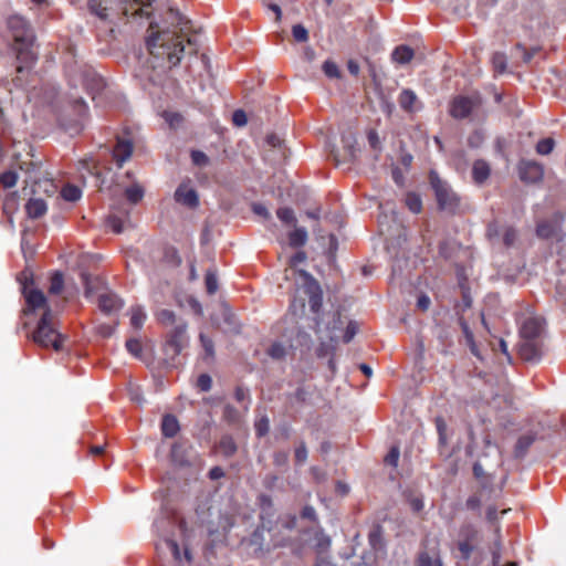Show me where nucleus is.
I'll use <instances>...</instances> for the list:
<instances>
[{"label": "nucleus", "instance_id": "1", "mask_svg": "<svg viewBox=\"0 0 566 566\" xmlns=\"http://www.w3.org/2000/svg\"><path fill=\"white\" fill-rule=\"evenodd\" d=\"M24 179L27 184L25 187L22 188V193L24 197L29 196L25 212L28 219L23 226L22 230V239H21V250L23 256L25 259V268L18 275V281L21 284V291L25 298V307L22 310V329L24 331L25 337L32 342H35V284H34V269L33 261L35 255L33 240L35 238L34 231V220H35V199L33 195L35 193V179L29 172Z\"/></svg>", "mask_w": 566, "mask_h": 566}, {"label": "nucleus", "instance_id": "2", "mask_svg": "<svg viewBox=\"0 0 566 566\" xmlns=\"http://www.w3.org/2000/svg\"><path fill=\"white\" fill-rule=\"evenodd\" d=\"M8 31L12 40L11 50L14 54L12 88L9 91H21L25 94L27 101L31 102L35 80V35L31 25L20 15H12L8 19Z\"/></svg>", "mask_w": 566, "mask_h": 566}, {"label": "nucleus", "instance_id": "3", "mask_svg": "<svg viewBox=\"0 0 566 566\" xmlns=\"http://www.w3.org/2000/svg\"><path fill=\"white\" fill-rule=\"evenodd\" d=\"M65 301L57 300L50 303L43 291L38 289V312L42 314L38 319V346L52 348L55 352L63 350V344L67 335L60 331L59 314L64 307Z\"/></svg>", "mask_w": 566, "mask_h": 566}, {"label": "nucleus", "instance_id": "4", "mask_svg": "<svg viewBox=\"0 0 566 566\" xmlns=\"http://www.w3.org/2000/svg\"><path fill=\"white\" fill-rule=\"evenodd\" d=\"M483 542L482 531L471 522L460 525L457 538L451 548L457 566H489L486 552L481 546Z\"/></svg>", "mask_w": 566, "mask_h": 566}, {"label": "nucleus", "instance_id": "5", "mask_svg": "<svg viewBox=\"0 0 566 566\" xmlns=\"http://www.w3.org/2000/svg\"><path fill=\"white\" fill-rule=\"evenodd\" d=\"M157 27V23L154 22L149 25L151 32L146 39L147 49L154 55L166 54L168 62L172 66H177L185 52L184 42L175 30L166 28L155 31Z\"/></svg>", "mask_w": 566, "mask_h": 566}, {"label": "nucleus", "instance_id": "6", "mask_svg": "<svg viewBox=\"0 0 566 566\" xmlns=\"http://www.w3.org/2000/svg\"><path fill=\"white\" fill-rule=\"evenodd\" d=\"M545 321L542 317H530L521 327L520 357L527 363H538L544 354L543 333Z\"/></svg>", "mask_w": 566, "mask_h": 566}, {"label": "nucleus", "instance_id": "7", "mask_svg": "<svg viewBox=\"0 0 566 566\" xmlns=\"http://www.w3.org/2000/svg\"><path fill=\"white\" fill-rule=\"evenodd\" d=\"M429 184L434 191L438 209L449 214H455L460 209V197L451 186L440 178L439 174L431 169L429 171Z\"/></svg>", "mask_w": 566, "mask_h": 566}, {"label": "nucleus", "instance_id": "8", "mask_svg": "<svg viewBox=\"0 0 566 566\" xmlns=\"http://www.w3.org/2000/svg\"><path fill=\"white\" fill-rule=\"evenodd\" d=\"M186 323L177 324L167 336L163 347L165 355V364L167 367L176 368L180 364L178 356L182 349L188 345V337L186 335Z\"/></svg>", "mask_w": 566, "mask_h": 566}, {"label": "nucleus", "instance_id": "9", "mask_svg": "<svg viewBox=\"0 0 566 566\" xmlns=\"http://www.w3.org/2000/svg\"><path fill=\"white\" fill-rule=\"evenodd\" d=\"M71 107L73 116H62L59 113L55 117H53V120H55L66 134L70 136H75L78 135L85 127L88 108L83 98L75 99Z\"/></svg>", "mask_w": 566, "mask_h": 566}, {"label": "nucleus", "instance_id": "10", "mask_svg": "<svg viewBox=\"0 0 566 566\" xmlns=\"http://www.w3.org/2000/svg\"><path fill=\"white\" fill-rule=\"evenodd\" d=\"M40 111L52 120L60 113L59 90L51 82L43 83L38 92V114Z\"/></svg>", "mask_w": 566, "mask_h": 566}, {"label": "nucleus", "instance_id": "11", "mask_svg": "<svg viewBox=\"0 0 566 566\" xmlns=\"http://www.w3.org/2000/svg\"><path fill=\"white\" fill-rule=\"evenodd\" d=\"M296 272L303 280V289L308 296L311 311L318 314L323 305V291L318 281L306 270L300 269Z\"/></svg>", "mask_w": 566, "mask_h": 566}, {"label": "nucleus", "instance_id": "12", "mask_svg": "<svg viewBox=\"0 0 566 566\" xmlns=\"http://www.w3.org/2000/svg\"><path fill=\"white\" fill-rule=\"evenodd\" d=\"M482 104V98L479 94L473 96L458 95L450 104V115L455 119L468 118L475 107Z\"/></svg>", "mask_w": 566, "mask_h": 566}, {"label": "nucleus", "instance_id": "13", "mask_svg": "<svg viewBox=\"0 0 566 566\" xmlns=\"http://www.w3.org/2000/svg\"><path fill=\"white\" fill-rule=\"evenodd\" d=\"M516 168L520 180L525 185L539 184L544 178V167L535 160L522 158Z\"/></svg>", "mask_w": 566, "mask_h": 566}, {"label": "nucleus", "instance_id": "14", "mask_svg": "<svg viewBox=\"0 0 566 566\" xmlns=\"http://www.w3.org/2000/svg\"><path fill=\"white\" fill-rule=\"evenodd\" d=\"M343 155L339 158V155L335 151H332L331 156L333 157L335 165L339 166L340 164H353L357 160L359 148H357V140L354 135H343Z\"/></svg>", "mask_w": 566, "mask_h": 566}, {"label": "nucleus", "instance_id": "15", "mask_svg": "<svg viewBox=\"0 0 566 566\" xmlns=\"http://www.w3.org/2000/svg\"><path fill=\"white\" fill-rule=\"evenodd\" d=\"M191 453L192 449L187 442L177 441L171 447V461L177 467L188 468L192 464Z\"/></svg>", "mask_w": 566, "mask_h": 566}, {"label": "nucleus", "instance_id": "16", "mask_svg": "<svg viewBox=\"0 0 566 566\" xmlns=\"http://www.w3.org/2000/svg\"><path fill=\"white\" fill-rule=\"evenodd\" d=\"M43 191L48 197L57 193L59 186L54 179V172L42 170V163L38 160V191Z\"/></svg>", "mask_w": 566, "mask_h": 566}, {"label": "nucleus", "instance_id": "17", "mask_svg": "<svg viewBox=\"0 0 566 566\" xmlns=\"http://www.w3.org/2000/svg\"><path fill=\"white\" fill-rule=\"evenodd\" d=\"M538 434L535 431H527L524 434H521L513 448V458L517 460H523L528 453L531 447L537 440Z\"/></svg>", "mask_w": 566, "mask_h": 566}, {"label": "nucleus", "instance_id": "18", "mask_svg": "<svg viewBox=\"0 0 566 566\" xmlns=\"http://www.w3.org/2000/svg\"><path fill=\"white\" fill-rule=\"evenodd\" d=\"M113 157L120 168L133 154V143L129 139L117 137L116 145L112 149Z\"/></svg>", "mask_w": 566, "mask_h": 566}, {"label": "nucleus", "instance_id": "19", "mask_svg": "<svg viewBox=\"0 0 566 566\" xmlns=\"http://www.w3.org/2000/svg\"><path fill=\"white\" fill-rule=\"evenodd\" d=\"M98 307L105 314H113L123 307V301L115 293H102L98 296Z\"/></svg>", "mask_w": 566, "mask_h": 566}, {"label": "nucleus", "instance_id": "20", "mask_svg": "<svg viewBox=\"0 0 566 566\" xmlns=\"http://www.w3.org/2000/svg\"><path fill=\"white\" fill-rule=\"evenodd\" d=\"M560 230L559 220H542L536 226V234L541 239L556 238Z\"/></svg>", "mask_w": 566, "mask_h": 566}, {"label": "nucleus", "instance_id": "21", "mask_svg": "<svg viewBox=\"0 0 566 566\" xmlns=\"http://www.w3.org/2000/svg\"><path fill=\"white\" fill-rule=\"evenodd\" d=\"M175 199L177 202L190 208L195 209L199 206V197L195 189H184L182 187H178L175 191Z\"/></svg>", "mask_w": 566, "mask_h": 566}, {"label": "nucleus", "instance_id": "22", "mask_svg": "<svg viewBox=\"0 0 566 566\" xmlns=\"http://www.w3.org/2000/svg\"><path fill=\"white\" fill-rule=\"evenodd\" d=\"M272 524H268L265 521H261V524L256 526L250 536V545L255 546L260 553H269L270 548L264 549V531H271Z\"/></svg>", "mask_w": 566, "mask_h": 566}, {"label": "nucleus", "instance_id": "23", "mask_svg": "<svg viewBox=\"0 0 566 566\" xmlns=\"http://www.w3.org/2000/svg\"><path fill=\"white\" fill-rule=\"evenodd\" d=\"M258 504L261 510L260 520L272 524V517L274 515L272 497L262 493L258 496Z\"/></svg>", "mask_w": 566, "mask_h": 566}, {"label": "nucleus", "instance_id": "24", "mask_svg": "<svg viewBox=\"0 0 566 566\" xmlns=\"http://www.w3.org/2000/svg\"><path fill=\"white\" fill-rule=\"evenodd\" d=\"M129 218V211L126 208L119 209L118 212H112L107 217V223L115 233H122L124 223Z\"/></svg>", "mask_w": 566, "mask_h": 566}, {"label": "nucleus", "instance_id": "25", "mask_svg": "<svg viewBox=\"0 0 566 566\" xmlns=\"http://www.w3.org/2000/svg\"><path fill=\"white\" fill-rule=\"evenodd\" d=\"M368 543L373 551L377 552L385 548L384 527L379 523L371 526L368 533Z\"/></svg>", "mask_w": 566, "mask_h": 566}, {"label": "nucleus", "instance_id": "26", "mask_svg": "<svg viewBox=\"0 0 566 566\" xmlns=\"http://www.w3.org/2000/svg\"><path fill=\"white\" fill-rule=\"evenodd\" d=\"M434 424L438 432V448L440 454H443V449L449 444L448 426L443 417L438 416L434 418Z\"/></svg>", "mask_w": 566, "mask_h": 566}, {"label": "nucleus", "instance_id": "27", "mask_svg": "<svg viewBox=\"0 0 566 566\" xmlns=\"http://www.w3.org/2000/svg\"><path fill=\"white\" fill-rule=\"evenodd\" d=\"M491 174V169L489 164L483 159H478L474 161L472 167V178L475 184L482 185Z\"/></svg>", "mask_w": 566, "mask_h": 566}, {"label": "nucleus", "instance_id": "28", "mask_svg": "<svg viewBox=\"0 0 566 566\" xmlns=\"http://www.w3.org/2000/svg\"><path fill=\"white\" fill-rule=\"evenodd\" d=\"M160 427L161 433L166 438H174L180 430L178 419L170 413L163 417Z\"/></svg>", "mask_w": 566, "mask_h": 566}, {"label": "nucleus", "instance_id": "29", "mask_svg": "<svg viewBox=\"0 0 566 566\" xmlns=\"http://www.w3.org/2000/svg\"><path fill=\"white\" fill-rule=\"evenodd\" d=\"M217 448L219 452L227 459L232 458L238 451V444L233 437L230 434H223Z\"/></svg>", "mask_w": 566, "mask_h": 566}, {"label": "nucleus", "instance_id": "30", "mask_svg": "<svg viewBox=\"0 0 566 566\" xmlns=\"http://www.w3.org/2000/svg\"><path fill=\"white\" fill-rule=\"evenodd\" d=\"M413 55L415 52L410 46L401 44L395 48L391 59L398 64H407L412 60Z\"/></svg>", "mask_w": 566, "mask_h": 566}, {"label": "nucleus", "instance_id": "31", "mask_svg": "<svg viewBox=\"0 0 566 566\" xmlns=\"http://www.w3.org/2000/svg\"><path fill=\"white\" fill-rule=\"evenodd\" d=\"M48 293L51 296L60 295L64 290V276L61 271H54L49 279Z\"/></svg>", "mask_w": 566, "mask_h": 566}, {"label": "nucleus", "instance_id": "32", "mask_svg": "<svg viewBox=\"0 0 566 566\" xmlns=\"http://www.w3.org/2000/svg\"><path fill=\"white\" fill-rule=\"evenodd\" d=\"M82 284L84 285V295L90 297L103 283L98 276H92L87 272L81 273Z\"/></svg>", "mask_w": 566, "mask_h": 566}, {"label": "nucleus", "instance_id": "33", "mask_svg": "<svg viewBox=\"0 0 566 566\" xmlns=\"http://www.w3.org/2000/svg\"><path fill=\"white\" fill-rule=\"evenodd\" d=\"M314 532V547L318 553L326 552L331 546V538L326 535L323 530L317 525L313 528Z\"/></svg>", "mask_w": 566, "mask_h": 566}, {"label": "nucleus", "instance_id": "34", "mask_svg": "<svg viewBox=\"0 0 566 566\" xmlns=\"http://www.w3.org/2000/svg\"><path fill=\"white\" fill-rule=\"evenodd\" d=\"M400 107L406 112H413V104L417 102V95L413 91L405 88L398 98Z\"/></svg>", "mask_w": 566, "mask_h": 566}, {"label": "nucleus", "instance_id": "35", "mask_svg": "<svg viewBox=\"0 0 566 566\" xmlns=\"http://www.w3.org/2000/svg\"><path fill=\"white\" fill-rule=\"evenodd\" d=\"M307 231L305 228H295L294 231L289 233V244L292 248H301L307 242Z\"/></svg>", "mask_w": 566, "mask_h": 566}, {"label": "nucleus", "instance_id": "36", "mask_svg": "<svg viewBox=\"0 0 566 566\" xmlns=\"http://www.w3.org/2000/svg\"><path fill=\"white\" fill-rule=\"evenodd\" d=\"M60 193L61 197L69 202H76L82 197V190L77 186L72 184H67L66 186H64L61 189Z\"/></svg>", "mask_w": 566, "mask_h": 566}, {"label": "nucleus", "instance_id": "37", "mask_svg": "<svg viewBox=\"0 0 566 566\" xmlns=\"http://www.w3.org/2000/svg\"><path fill=\"white\" fill-rule=\"evenodd\" d=\"M437 337L442 345L443 353H447L453 346V334L448 327L439 326Z\"/></svg>", "mask_w": 566, "mask_h": 566}, {"label": "nucleus", "instance_id": "38", "mask_svg": "<svg viewBox=\"0 0 566 566\" xmlns=\"http://www.w3.org/2000/svg\"><path fill=\"white\" fill-rule=\"evenodd\" d=\"M491 63L495 75L503 74L507 67V56L503 52H495L492 55Z\"/></svg>", "mask_w": 566, "mask_h": 566}, {"label": "nucleus", "instance_id": "39", "mask_svg": "<svg viewBox=\"0 0 566 566\" xmlns=\"http://www.w3.org/2000/svg\"><path fill=\"white\" fill-rule=\"evenodd\" d=\"M206 291L209 295H213L218 291V277L214 269H209L205 275Z\"/></svg>", "mask_w": 566, "mask_h": 566}, {"label": "nucleus", "instance_id": "40", "mask_svg": "<svg viewBox=\"0 0 566 566\" xmlns=\"http://www.w3.org/2000/svg\"><path fill=\"white\" fill-rule=\"evenodd\" d=\"M416 566H443L440 558H432L427 551L418 553Z\"/></svg>", "mask_w": 566, "mask_h": 566}, {"label": "nucleus", "instance_id": "41", "mask_svg": "<svg viewBox=\"0 0 566 566\" xmlns=\"http://www.w3.org/2000/svg\"><path fill=\"white\" fill-rule=\"evenodd\" d=\"M144 197V189L139 185H133L126 188L125 198L132 205H137Z\"/></svg>", "mask_w": 566, "mask_h": 566}, {"label": "nucleus", "instance_id": "42", "mask_svg": "<svg viewBox=\"0 0 566 566\" xmlns=\"http://www.w3.org/2000/svg\"><path fill=\"white\" fill-rule=\"evenodd\" d=\"M234 399L239 403L245 402V405L243 406V409L248 410L249 406L251 403V395H250L249 388H247L242 385H238L234 389Z\"/></svg>", "mask_w": 566, "mask_h": 566}, {"label": "nucleus", "instance_id": "43", "mask_svg": "<svg viewBox=\"0 0 566 566\" xmlns=\"http://www.w3.org/2000/svg\"><path fill=\"white\" fill-rule=\"evenodd\" d=\"M86 86L94 94H98L105 88L106 83L102 76L94 74L91 77H87Z\"/></svg>", "mask_w": 566, "mask_h": 566}, {"label": "nucleus", "instance_id": "44", "mask_svg": "<svg viewBox=\"0 0 566 566\" xmlns=\"http://www.w3.org/2000/svg\"><path fill=\"white\" fill-rule=\"evenodd\" d=\"M276 216L285 224H291V226L296 224L297 220H296L295 213H294L293 209H291L289 207L279 208L276 211Z\"/></svg>", "mask_w": 566, "mask_h": 566}, {"label": "nucleus", "instance_id": "45", "mask_svg": "<svg viewBox=\"0 0 566 566\" xmlns=\"http://www.w3.org/2000/svg\"><path fill=\"white\" fill-rule=\"evenodd\" d=\"M254 431L258 438H263L269 433L270 420L266 415L262 416L254 422Z\"/></svg>", "mask_w": 566, "mask_h": 566}, {"label": "nucleus", "instance_id": "46", "mask_svg": "<svg viewBox=\"0 0 566 566\" xmlns=\"http://www.w3.org/2000/svg\"><path fill=\"white\" fill-rule=\"evenodd\" d=\"M199 339L201 343V346L205 350V357L203 359H213L214 357V343L213 340L205 335L203 333H200Z\"/></svg>", "mask_w": 566, "mask_h": 566}, {"label": "nucleus", "instance_id": "47", "mask_svg": "<svg viewBox=\"0 0 566 566\" xmlns=\"http://www.w3.org/2000/svg\"><path fill=\"white\" fill-rule=\"evenodd\" d=\"M167 20L172 27H181L189 21L180 13L178 9L169 8L167 10Z\"/></svg>", "mask_w": 566, "mask_h": 566}, {"label": "nucleus", "instance_id": "48", "mask_svg": "<svg viewBox=\"0 0 566 566\" xmlns=\"http://www.w3.org/2000/svg\"><path fill=\"white\" fill-rule=\"evenodd\" d=\"M406 205L408 209L413 213H419L422 209V201L419 195L415 192H408L406 196Z\"/></svg>", "mask_w": 566, "mask_h": 566}, {"label": "nucleus", "instance_id": "49", "mask_svg": "<svg viewBox=\"0 0 566 566\" xmlns=\"http://www.w3.org/2000/svg\"><path fill=\"white\" fill-rule=\"evenodd\" d=\"M146 319V314L143 311L142 306H133L132 307V317L130 324L134 328H140Z\"/></svg>", "mask_w": 566, "mask_h": 566}, {"label": "nucleus", "instance_id": "50", "mask_svg": "<svg viewBox=\"0 0 566 566\" xmlns=\"http://www.w3.org/2000/svg\"><path fill=\"white\" fill-rule=\"evenodd\" d=\"M555 147V140L552 138V137H546V138H543L541 139L537 144H536V153L538 155H549L553 149Z\"/></svg>", "mask_w": 566, "mask_h": 566}, {"label": "nucleus", "instance_id": "51", "mask_svg": "<svg viewBox=\"0 0 566 566\" xmlns=\"http://www.w3.org/2000/svg\"><path fill=\"white\" fill-rule=\"evenodd\" d=\"M223 322L228 325V332L232 334H239L241 332V326L237 321L234 314H232L228 310L223 312Z\"/></svg>", "mask_w": 566, "mask_h": 566}, {"label": "nucleus", "instance_id": "52", "mask_svg": "<svg viewBox=\"0 0 566 566\" xmlns=\"http://www.w3.org/2000/svg\"><path fill=\"white\" fill-rule=\"evenodd\" d=\"M307 447L305 441H301L294 450V460L296 465H303L307 460Z\"/></svg>", "mask_w": 566, "mask_h": 566}, {"label": "nucleus", "instance_id": "53", "mask_svg": "<svg viewBox=\"0 0 566 566\" xmlns=\"http://www.w3.org/2000/svg\"><path fill=\"white\" fill-rule=\"evenodd\" d=\"M292 35L296 42L304 43L308 41V31L301 23L294 24L292 27Z\"/></svg>", "mask_w": 566, "mask_h": 566}, {"label": "nucleus", "instance_id": "54", "mask_svg": "<svg viewBox=\"0 0 566 566\" xmlns=\"http://www.w3.org/2000/svg\"><path fill=\"white\" fill-rule=\"evenodd\" d=\"M323 72L324 74L329 78H339L340 77V71L337 66V64L331 60H327L323 63Z\"/></svg>", "mask_w": 566, "mask_h": 566}, {"label": "nucleus", "instance_id": "55", "mask_svg": "<svg viewBox=\"0 0 566 566\" xmlns=\"http://www.w3.org/2000/svg\"><path fill=\"white\" fill-rule=\"evenodd\" d=\"M223 418L229 423H237L240 419V413L234 406L227 403L223 407Z\"/></svg>", "mask_w": 566, "mask_h": 566}, {"label": "nucleus", "instance_id": "56", "mask_svg": "<svg viewBox=\"0 0 566 566\" xmlns=\"http://www.w3.org/2000/svg\"><path fill=\"white\" fill-rule=\"evenodd\" d=\"M311 392L303 386L296 388V390L289 396L290 399H294L300 405L307 403Z\"/></svg>", "mask_w": 566, "mask_h": 566}, {"label": "nucleus", "instance_id": "57", "mask_svg": "<svg viewBox=\"0 0 566 566\" xmlns=\"http://www.w3.org/2000/svg\"><path fill=\"white\" fill-rule=\"evenodd\" d=\"M19 176L15 171L9 170L0 175V182L4 188H12L15 186Z\"/></svg>", "mask_w": 566, "mask_h": 566}, {"label": "nucleus", "instance_id": "58", "mask_svg": "<svg viewBox=\"0 0 566 566\" xmlns=\"http://www.w3.org/2000/svg\"><path fill=\"white\" fill-rule=\"evenodd\" d=\"M157 321L163 325H170L176 323V315L170 310H160L157 313Z\"/></svg>", "mask_w": 566, "mask_h": 566}, {"label": "nucleus", "instance_id": "59", "mask_svg": "<svg viewBox=\"0 0 566 566\" xmlns=\"http://www.w3.org/2000/svg\"><path fill=\"white\" fill-rule=\"evenodd\" d=\"M300 517L303 520H308L315 524V527L318 525L317 514L312 505H305L300 512Z\"/></svg>", "mask_w": 566, "mask_h": 566}, {"label": "nucleus", "instance_id": "60", "mask_svg": "<svg viewBox=\"0 0 566 566\" xmlns=\"http://www.w3.org/2000/svg\"><path fill=\"white\" fill-rule=\"evenodd\" d=\"M191 161L195 166L205 167L209 164V157L201 150H191Z\"/></svg>", "mask_w": 566, "mask_h": 566}, {"label": "nucleus", "instance_id": "61", "mask_svg": "<svg viewBox=\"0 0 566 566\" xmlns=\"http://www.w3.org/2000/svg\"><path fill=\"white\" fill-rule=\"evenodd\" d=\"M126 349L135 357H140L143 346L139 339L137 338H129L126 340Z\"/></svg>", "mask_w": 566, "mask_h": 566}, {"label": "nucleus", "instance_id": "62", "mask_svg": "<svg viewBox=\"0 0 566 566\" xmlns=\"http://www.w3.org/2000/svg\"><path fill=\"white\" fill-rule=\"evenodd\" d=\"M273 464L277 468H286L289 464V452L279 450L273 453Z\"/></svg>", "mask_w": 566, "mask_h": 566}, {"label": "nucleus", "instance_id": "63", "mask_svg": "<svg viewBox=\"0 0 566 566\" xmlns=\"http://www.w3.org/2000/svg\"><path fill=\"white\" fill-rule=\"evenodd\" d=\"M357 332H358V324H357V322L349 321V323L347 324V327L345 329V333L343 335V342L345 344H348L349 342H352V339L355 337Z\"/></svg>", "mask_w": 566, "mask_h": 566}, {"label": "nucleus", "instance_id": "64", "mask_svg": "<svg viewBox=\"0 0 566 566\" xmlns=\"http://www.w3.org/2000/svg\"><path fill=\"white\" fill-rule=\"evenodd\" d=\"M354 566H376V556L371 552H366L361 555L360 560L355 563Z\"/></svg>", "mask_w": 566, "mask_h": 566}]
</instances>
